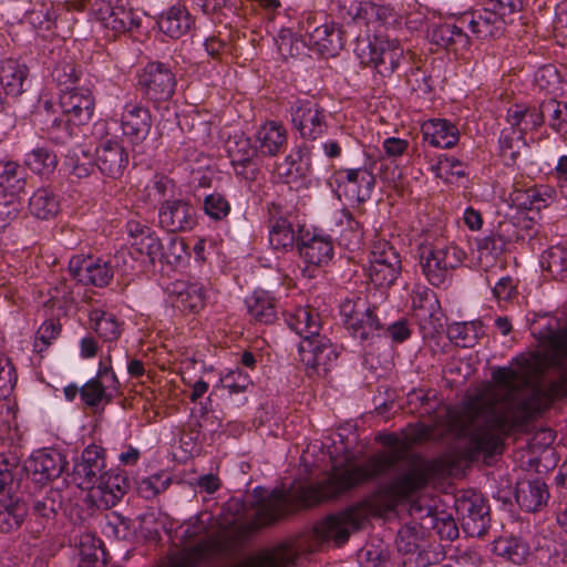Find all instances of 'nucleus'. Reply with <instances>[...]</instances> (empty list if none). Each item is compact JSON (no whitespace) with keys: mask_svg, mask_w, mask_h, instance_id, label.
Wrapping results in <instances>:
<instances>
[{"mask_svg":"<svg viewBox=\"0 0 567 567\" xmlns=\"http://www.w3.org/2000/svg\"><path fill=\"white\" fill-rule=\"evenodd\" d=\"M220 382L229 394L245 393L254 386L250 375L238 367L223 374Z\"/></svg>","mask_w":567,"mask_h":567,"instance_id":"nucleus-56","label":"nucleus"},{"mask_svg":"<svg viewBox=\"0 0 567 567\" xmlns=\"http://www.w3.org/2000/svg\"><path fill=\"white\" fill-rule=\"evenodd\" d=\"M291 123L301 137L317 140L328 128L324 109L311 100H297L290 107Z\"/></svg>","mask_w":567,"mask_h":567,"instance_id":"nucleus-9","label":"nucleus"},{"mask_svg":"<svg viewBox=\"0 0 567 567\" xmlns=\"http://www.w3.org/2000/svg\"><path fill=\"white\" fill-rule=\"evenodd\" d=\"M28 208L33 217L49 220L59 214L60 199L51 188L41 187L30 197Z\"/></svg>","mask_w":567,"mask_h":567,"instance_id":"nucleus-34","label":"nucleus"},{"mask_svg":"<svg viewBox=\"0 0 567 567\" xmlns=\"http://www.w3.org/2000/svg\"><path fill=\"white\" fill-rule=\"evenodd\" d=\"M299 227L302 226L298 224L296 229L287 217L271 214L268 219L269 243L271 247L276 250L288 251L295 245L298 246Z\"/></svg>","mask_w":567,"mask_h":567,"instance_id":"nucleus-31","label":"nucleus"},{"mask_svg":"<svg viewBox=\"0 0 567 567\" xmlns=\"http://www.w3.org/2000/svg\"><path fill=\"white\" fill-rule=\"evenodd\" d=\"M543 122L558 134H567V102L555 99L542 102Z\"/></svg>","mask_w":567,"mask_h":567,"instance_id":"nucleus-45","label":"nucleus"},{"mask_svg":"<svg viewBox=\"0 0 567 567\" xmlns=\"http://www.w3.org/2000/svg\"><path fill=\"white\" fill-rule=\"evenodd\" d=\"M372 513V503L363 501L342 512L328 515L318 522L313 528L315 535L320 540H332L338 546L342 545L349 539L350 534L358 530Z\"/></svg>","mask_w":567,"mask_h":567,"instance_id":"nucleus-5","label":"nucleus"},{"mask_svg":"<svg viewBox=\"0 0 567 567\" xmlns=\"http://www.w3.org/2000/svg\"><path fill=\"white\" fill-rule=\"evenodd\" d=\"M80 395L83 402L89 406H96L106 399L110 402V396L105 392V385L99 379H91L80 390Z\"/></svg>","mask_w":567,"mask_h":567,"instance_id":"nucleus-61","label":"nucleus"},{"mask_svg":"<svg viewBox=\"0 0 567 567\" xmlns=\"http://www.w3.org/2000/svg\"><path fill=\"white\" fill-rule=\"evenodd\" d=\"M556 198V190L547 185L532 187L515 193V200L524 209L540 210L550 205Z\"/></svg>","mask_w":567,"mask_h":567,"instance_id":"nucleus-37","label":"nucleus"},{"mask_svg":"<svg viewBox=\"0 0 567 567\" xmlns=\"http://www.w3.org/2000/svg\"><path fill=\"white\" fill-rule=\"evenodd\" d=\"M123 134L133 145L142 144L152 128V116L148 109L140 103H127L121 116Z\"/></svg>","mask_w":567,"mask_h":567,"instance_id":"nucleus-20","label":"nucleus"},{"mask_svg":"<svg viewBox=\"0 0 567 567\" xmlns=\"http://www.w3.org/2000/svg\"><path fill=\"white\" fill-rule=\"evenodd\" d=\"M174 292L176 293L177 306L182 307L183 310L197 312L205 305L204 288L197 282L177 284Z\"/></svg>","mask_w":567,"mask_h":567,"instance_id":"nucleus-41","label":"nucleus"},{"mask_svg":"<svg viewBox=\"0 0 567 567\" xmlns=\"http://www.w3.org/2000/svg\"><path fill=\"white\" fill-rule=\"evenodd\" d=\"M540 265L553 278L567 279V248L560 245L549 247L543 252Z\"/></svg>","mask_w":567,"mask_h":567,"instance_id":"nucleus-43","label":"nucleus"},{"mask_svg":"<svg viewBox=\"0 0 567 567\" xmlns=\"http://www.w3.org/2000/svg\"><path fill=\"white\" fill-rule=\"evenodd\" d=\"M277 172L286 184H297L306 178L308 164L303 165L300 151H297L277 165Z\"/></svg>","mask_w":567,"mask_h":567,"instance_id":"nucleus-49","label":"nucleus"},{"mask_svg":"<svg viewBox=\"0 0 567 567\" xmlns=\"http://www.w3.org/2000/svg\"><path fill=\"white\" fill-rule=\"evenodd\" d=\"M27 171L13 161L0 162V185L11 193H20L27 184Z\"/></svg>","mask_w":567,"mask_h":567,"instance_id":"nucleus-48","label":"nucleus"},{"mask_svg":"<svg viewBox=\"0 0 567 567\" xmlns=\"http://www.w3.org/2000/svg\"><path fill=\"white\" fill-rule=\"evenodd\" d=\"M132 249L138 255L148 256L153 262L156 258L162 259L164 246L156 234L152 230L150 234L141 238V240L132 241Z\"/></svg>","mask_w":567,"mask_h":567,"instance_id":"nucleus-59","label":"nucleus"},{"mask_svg":"<svg viewBox=\"0 0 567 567\" xmlns=\"http://www.w3.org/2000/svg\"><path fill=\"white\" fill-rule=\"evenodd\" d=\"M175 192V183L165 175H155L146 187V196L150 203L171 202Z\"/></svg>","mask_w":567,"mask_h":567,"instance_id":"nucleus-55","label":"nucleus"},{"mask_svg":"<svg viewBox=\"0 0 567 567\" xmlns=\"http://www.w3.org/2000/svg\"><path fill=\"white\" fill-rule=\"evenodd\" d=\"M545 358L549 365L563 368L567 359V328L551 331L544 341Z\"/></svg>","mask_w":567,"mask_h":567,"instance_id":"nucleus-38","label":"nucleus"},{"mask_svg":"<svg viewBox=\"0 0 567 567\" xmlns=\"http://www.w3.org/2000/svg\"><path fill=\"white\" fill-rule=\"evenodd\" d=\"M482 6H486L487 10L495 13L502 21L506 23V18L520 11L523 8L522 0H482Z\"/></svg>","mask_w":567,"mask_h":567,"instance_id":"nucleus-63","label":"nucleus"},{"mask_svg":"<svg viewBox=\"0 0 567 567\" xmlns=\"http://www.w3.org/2000/svg\"><path fill=\"white\" fill-rule=\"evenodd\" d=\"M66 465L65 456L52 450L50 452H38L29 461L25 470L31 473L35 483L44 485L60 477Z\"/></svg>","mask_w":567,"mask_h":567,"instance_id":"nucleus-21","label":"nucleus"},{"mask_svg":"<svg viewBox=\"0 0 567 567\" xmlns=\"http://www.w3.org/2000/svg\"><path fill=\"white\" fill-rule=\"evenodd\" d=\"M256 141L257 150L262 156L274 157L286 148L288 132L282 123L269 121L257 131Z\"/></svg>","mask_w":567,"mask_h":567,"instance_id":"nucleus-26","label":"nucleus"},{"mask_svg":"<svg viewBox=\"0 0 567 567\" xmlns=\"http://www.w3.org/2000/svg\"><path fill=\"white\" fill-rule=\"evenodd\" d=\"M68 269L72 278L78 282L101 288L107 286L114 276L111 262L90 257H72Z\"/></svg>","mask_w":567,"mask_h":567,"instance_id":"nucleus-14","label":"nucleus"},{"mask_svg":"<svg viewBox=\"0 0 567 567\" xmlns=\"http://www.w3.org/2000/svg\"><path fill=\"white\" fill-rule=\"evenodd\" d=\"M483 333L481 321L454 322L447 327L449 338L462 347H473Z\"/></svg>","mask_w":567,"mask_h":567,"instance_id":"nucleus-47","label":"nucleus"},{"mask_svg":"<svg viewBox=\"0 0 567 567\" xmlns=\"http://www.w3.org/2000/svg\"><path fill=\"white\" fill-rule=\"evenodd\" d=\"M73 122L68 121V117H64L63 114L61 116H52L44 121L43 131L47 132L49 138L56 144L66 143L74 134Z\"/></svg>","mask_w":567,"mask_h":567,"instance_id":"nucleus-53","label":"nucleus"},{"mask_svg":"<svg viewBox=\"0 0 567 567\" xmlns=\"http://www.w3.org/2000/svg\"><path fill=\"white\" fill-rule=\"evenodd\" d=\"M105 473L104 451L97 445H89L74 463L72 482L81 489H94Z\"/></svg>","mask_w":567,"mask_h":567,"instance_id":"nucleus-11","label":"nucleus"},{"mask_svg":"<svg viewBox=\"0 0 567 567\" xmlns=\"http://www.w3.org/2000/svg\"><path fill=\"white\" fill-rule=\"evenodd\" d=\"M250 317L261 323H271L277 317V302L269 292L257 290L246 299Z\"/></svg>","mask_w":567,"mask_h":567,"instance_id":"nucleus-36","label":"nucleus"},{"mask_svg":"<svg viewBox=\"0 0 567 567\" xmlns=\"http://www.w3.org/2000/svg\"><path fill=\"white\" fill-rule=\"evenodd\" d=\"M203 209L214 220H223L230 214V203L225 195L214 192L204 197Z\"/></svg>","mask_w":567,"mask_h":567,"instance_id":"nucleus-57","label":"nucleus"},{"mask_svg":"<svg viewBox=\"0 0 567 567\" xmlns=\"http://www.w3.org/2000/svg\"><path fill=\"white\" fill-rule=\"evenodd\" d=\"M28 76L29 68L19 60L6 59L0 63V84L8 95H20Z\"/></svg>","mask_w":567,"mask_h":567,"instance_id":"nucleus-33","label":"nucleus"},{"mask_svg":"<svg viewBox=\"0 0 567 567\" xmlns=\"http://www.w3.org/2000/svg\"><path fill=\"white\" fill-rule=\"evenodd\" d=\"M337 233L340 244L347 248L358 246L363 235L361 224L348 209L340 212V217L337 221Z\"/></svg>","mask_w":567,"mask_h":567,"instance_id":"nucleus-44","label":"nucleus"},{"mask_svg":"<svg viewBox=\"0 0 567 567\" xmlns=\"http://www.w3.org/2000/svg\"><path fill=\"white\" fill-rule=\"evenodd\" d=\"M406 84L411 91L419 94H427L432 90L431 76L421 68H412L406 73Z\"/></svg>","mask_w":567,"mask_h":567,"instance_id":"nucleus-64","label":"nucleus"},{"mask_svg":"<svg viewBox=\"0 0 567 567\" xmlns=\"http://www.w3.org/2000/svg\"><path fill=\"white\" fill-rule=\"evenodd\" d=\"M95 156L101 173L112 178L120 177L128 163L127 153L116 141H102L96 147Z\"/></svg>","mask_w":567,"mask_h":567,"instance_id":"nucleus-23","label":"nucleus"},{"mask_svg":"<svg viewBox=\"0 0 567 567\" xmlns=\"http://www.w3.org/2000/svg\"><path fill=\"white\" fill-rule=\"evenodd\" d=\"M138 84L148 100L154 103L166 102L175 93L176 78L168 65L151 62L140 75Z\"/></svg>","mask_w":567,"mask_h":567,"instance_id":"nucleus-8","label":"nucleus"},{"mask_svg":"<svg viewBox=\"0 0 567 567\" xmlns=\"http://www.w3.org/2000/svg\"><path fill=\"white\" fill-rule=\"evenodd\" d=\"M301 29L305 31V42L308 47L322 55L334 56L344 47V32L334 22L315 25L313 21L307 19V21L302 22Z\"/></svg>","mask_w":567,"mask_h":567,"instance_id":"nucleus-10","label":"nucleus"},{"mask_svg":"<svg viewBox=\"0 0 567 567\" xmlns=\"http://www.w3.org/2000/svg\"><path fill=\"white\" fill-rule=\"evenodd\" d=\"M169 482L171 480L168 477H164L163 474H155L143 478L138 483L137 491L144 498L150 499L165 491L169 485Z\"/></svg>","mask_w":567,"mask_h":567,"instance_id":"nucleus-62","label":"nucleus"},{"mask_svg":"<svg viewBox=\"0 0 567 567\" xmlns=\"http://www.w3.org/2000/svg\"><path fill=\"white\" fill-rule=\"evenodd\" d=\"M498 143L499 154L508 166L515 165L522 151L526 148L524 135L512 127L502 131Z\"/></svg>","mask_w":567,"mask_h":567,"instance_id":"nucleus-46","label":"nucleus"},{"mask_svg":"<svg viewBox=\"0 0 567 567\" xmlns=\"http://www.w3.org/2000/svg\"><path fill=\"white\" fill-rule=\"evenodd\" d=\"M51 75L58 85L64 86V90H70L72 89L71 85L75 84L79 80L80 71L71 58H65L56 63Z\"/></svg>","mask_w":567,"mask_h":567,"instance_id":"nucleus-58","label":"nucleus"},{"mask_svg":"<svg viewBox=\"0 0 567 567\" xmlns=\"http://www.w3.org/2000/svg\"><path fill=\"white\" fill-rule=\"evenodd\" d=\"M196 212L189 202L175 198L164 202L158 209V223L169 233L187 231L196 225Z\"/></svg>","mask_w":567,"mask_h":567,"instance_id":"nucleus-19","label":"nucleus"},{"mask_svg":"<svg viewBox=\"0 0 567 567\" xmlns=\"http://www.w3.org/2000/svg\"><path fill=\"white\" fill-rule=\"evenodd\" d=\"M492 378L497 386L494 400L471 402L460 426L458 435L466 440L462 453L468 461L502 453V435L522 425L539 406L542 396L554 400L567 395V367L544 388H533L528 398L523 396L518 372L512 368H497Z\"/></svg>","mask_w":567,"mask_h":567,"instance_id":"nucleus-2","label":"nucleus"},{"mask_svg":"<svg viewBox=\"0 0 567 567\" xmlns=\"http://www.w3.org/2000/svg\"><path fill=\"white\" fill-rule=\"evenodd\" d=\"M495 550L516 565L523 564L529 554L528 545L516 537L498 539L495 545Z\"/></svg>","mask_w":567,"mask_h":567,"instance_id":"nucleus-52","label":"nucleus"},{"mask_svg":"<svg viewBox=\"0 0 567 567\" xmlns=\"http://www.w3.org/2000/svg\"><path fill=\"white\" fill-rule=\"evenodd\" d=\"M298 350L303 364L318 374L327 373L339 355L337 347L323 334L311 341L300 342Z\"/></svg>","mask_w":567,"mask_h":567,"instance_id":"nucleus-18","label":"nucleus"},{"mask_svg":"<svg viewBox=\"0 0 567 567\" xmlns=\"http://www.w3.org/2000/svg\"><path fill=\"white\" fill-rule=\"evenodd\" d=\"M286 321L288 327L302 338L301 342L322 336V321L315 308L299 307L287 316Z\"/></svg>","mask_w":567,"mask_h":567,"instance_id":"nucleus-30","label":"nucleus"},{"mask_svg":"<svg viewBox=\"0 0 567 567\" xmlns=\"http://www.w3.org/2000/svg\"><path fill=\"white\" fill-rule=\"evenodd\" d=\"M157 24L169 38L179 39L195 28V17L185 6L174 4L159 16Z\"/></svg>","mask_w":567,"mask_h":567,"instance_id":"nucleus-25","label":"nucleus"},{"mask_svg":"<svg viewBox=\"0 0 567 567\" xmlns=\"http://www.w3.org/2000/svg\"><path fill=\"white\" fill-rule=\"evenodd\" d=\"M97 20L115 33L132 32L141 27V18L130 0H114L112 4L94 9Z\"/></svg>","mask_w":567,"mask_h":567,"instance_id":"nucleus-13","label":"nucleus"},{"mask_svg":"<svg viewBox=\"0 0 567 567\" xmlns=\"http://www.w3.org/2000/svg\"><path fill=\"white\" fill-rule=\"evenodd\" d=\"M94 489H97L105 503L114 505L130 489L127 476L120 471H110L103 474Z\"/></svg>","mask_w":567,"mask_h":567,"instance_id":"nucleus-35","label":"nucleus"},{"mask_svg":"<svg viewBox=\"0 0 567 567\" xmlns=\"http://www.w3.org/2000/svg\"><path fill=\"white\" fill-rule=\"evenodd\" d=\"M515 498L526 512H537L547 504L548 487L540 478L523 480L516 484Z\"/></svg>","mask_w":567,"mask_h":567,"instance_id":"nucleus-29","label":"nucleus"},{"mask_svg":"<svg viewBox=\"0 0 567 567\" xmlns=\"http://www.w3.org/2000/svg\"><path fill=\"white\" fill-rule=\"evenodd\" d=\"M92 328L104 341H114L121 336V323L115 315L102 309H92L90 312Z\"/></svg>","mask_w":567,"mask_h":567,"instance_id":"nucleus-40","label":"nucleus"},{"mask_svg":"<svg viewBox=\"0 0 567 567\" xmlns=\"http://www.w3.org/2000/svg\"><path fill=\"white\" fill-rule=\"evenodd\" d=\"M456 509L462 516V526L471 537H482L489 527V507L478 495L457 501Z\"/></svg>","mask_w":567,"mask_h":567,"instance_id":"nucleus-16","label":"nucleus"},{"mask_svg":"<svg viewBox=\"0 0 567 567\" xmlns=\"http://www.w3.org/2000/svg\"><path fill=\"white\" fill-rule=\"evenodd\" d=\"M506 121L513 130L524 135L538 130L543 124L542 103L539 105L515 104L507 110Z\"/></svg>","mask_w":567,"mask_h":567,"instance_id":"nucleus-32","label":"nucleus"},{"mask_svg":"<svg viewBox=\"0 0 567 567\" xmlns=\"http://www.w3.org/2000/svg\"><path fill=\"white\" fill-rule=\"evenodd\" d=\"M59 104L63 116L75 125L89 123L95 106L92 92L85 87L62 90Z\"/></svg>","mask_w":567,"mask_h":567,"instance_id":"nucleus-17","label":"nucleus"},{"mask_svg":"<svg viewBox=\"0 0 567 567\" xmlns=\"http://www.w3.org/2000/svg\"><path fill=\"white\" fill-rule=\"evenodd\" d=\"M381 443L390 450L375 454L359 465L333 467L329 476L316 485L299 486L289 492L275 488L269 493L262 487H256L251 501L246 503L233 499L228 505L235 513L233 522L249 530L258 529L300 508L336 498L383 475L403 461L408 463L406 472L389 484V491L400 499L424 488L441 472L439 460L410 455L411 442L406 439L401 440L396 434L390 433L381 437Z\"/></svg>","mask_w":567,"mask_h":567,"instance_id":"nucleus-1","label":"nucleus"},{"mask_svg":"<svg viewBox=\"0 0 567 567\" xmlns=\"http://www.w3.org/2000/svg\"><path fill=\"white\" fill-rule=\"evenodd\" d=\"M340 315L353 338L371 342L382 336L383 324L377 316V307L370 305L365 298H346L340 303Z\"/></svg>","mask_w":567,"mask_h":567,"instance_id":"nucleus-6","label":"nucleus"},{"mask_svg":"<svg viewBox=\"0 0 567 567\" xmlns=\"http://www.w3.org/2000/svg\"><path fill=\"white\" fill-rule=\"evenodd\" d=\"M402 271L399 252L388 241L375 243L367 269L370 281L378 288H390Z\"/></svg>","mask_w":567,"mask_h":567,"instance_id":"nucleus-7","label":"nucleus"},{"mask_svg":"<svg viewBox=\"0 0 567 567\" xmlns=\"http://www.w3.org/2000/svg\"><path fill=\"white\" fill-rule=\"evenodd\" d=\"M24 164L34 173L45 175L52 173L56 165V155L47 147H37L25 155Z\"/></svg>","mask_w":567,"mask_h":567,"instance_id":"nucleus-50","label":"nucleus"},{"mask_svg":"<svg viewBox=\"0 0 567 567\" xmlns=\"http://www.w3.org/2000/svg\"><path fill=\"white\" fill-rule=\"evenodd\" d=\"M457 22L467 25L471 32L480 39L498 37L505 25V22L487 10L486 6H482L481 10L464 13L457 19Z\"/></svg>","mask_w":567,"mask_h":567,"instance_id":"nucleus-24","label":"nucleus"},{"mask_svg":"<svg viewBox=\"0 0 567 567\" xmlns=\"http://www.w3.org/2000/svg\"><path fill=\"white\" fill-rule=\"evenodd\" d=\"M61 496L56 491H49L44 496L35 498L32 503V515L40 519V524L55 518L61 506Z\"/></svg>","mask_w":567,"mask_h":567,"instance_id":"nucleus-51","label":"nucleus"},{"mask_svg":"<svg viewBox=\"0 0 567 567\" xmlns=\"http://www.w3.org/2000/svg\"><path fill=\"white\" fill-rule=\"evenodd\" d=\"M212 542L202 539L194 546L185 547L176 557L173 559L175 567H195L202 559L210 551Z\"/></svg>","mask_w":567,"mask_h":567,"instance_id":"nucleus-54","label":"nucleus"},{"mask_svg":"<svg viewBox=\"0 0 567 567\" xmlns=\"http://www.w3.org/2000/svg\"><path fill=\"white\" fill-rule=\"evenodd\" d=\"M298 251L300 257L310 265L321 266L328 264L333 256V246L330 238L313 234L299 227Z\"/></svg>","mask_w":567,"mask_h":567,"instance_id":"nucleus-22","label":"nucleus"},{"mask_svg":"<svg viewBox=\"0 0 567 567\" xmlns=\"http://www.w3.org/2000/svg\"><path fill=\"white\" fill-rule=\"evenodd\" d=\"M228 156L237 176L252 182L259 174V152L249 137L235 136L228 145Z\"/></svg>","mask_w":567,"mask_h":567,"instance_id":"nucleus-15","label":"nucleus"},{"mask_svg":"<svg viewBox=\"0 0 567 567\" xmlns=\"http://www.w3.org/2000/svg\"><path fill=\"white\" fill-rule=\"evenodd\" d=\"M367 64L382 76H390L400 65L404 50L396 39L374 37L368 44Z\"/></svg>","mask_w":567,"mask_h":567,"instance_id":"nucleus-12","label":"nucleus"},{"mask_svg":"<svg viewBox=\"0 0 567 567\" xmlns=\"http://www.w3.org/2000/svg\"><path fill=\"white\" fill-rule=\"evenodd\" d=\"M421 131L424 141L434 147L452 148L460 140L456 125L445 118L427 120L422 124Z\"/></svg>","mask_w":567,"mask_h":567,"instance_id":"nucleus-28","label":"nucleus"},{"mask_svg":"<svg viewBox=\"0 0 567 567\" xmlns=\"http://www.w3.org/2000/svg\"><path fill=\"white\" fill-rule=\"evenodd\" d=\"M514 238H517L514 223L502 221L498 224L496 234L486 236L478 241V249L491 255H498L504 250L506 244Z\"/></svg>","mask_w":567,"mask_h":567,"instance_id":"nucleus-42","label":"nucleus"},{"mask_svg":"<svg viewBox=\"0 0 567 567\" xmlns=\"http://www.w3.org/2000/svg\"><path fill=\"white\" fill-rule=\"evenodd\" d=\"M24 467L16 460L0 458V532L12 533L24 523L29 506L20 495Z\"/></svg>","mask_w":567,"mask_h":567,"instance_id":"nucleus-4","label":"nucleus"},{"mask_svg":"<svg viewBox=\"0 0 567 567\" xmlns=\"http://www.w3.org/2000/svg\"><path fill=\"white\" fill-rule=\"evenodd\" d=\"M465 252L445 237L427 235L417 246L419 265L427 281L443 286L461 266Z\"/></svg>","mask_w":567,"mask_h":567,"instance_id":"nucleus-3","label":"nucleus"},{"mask_svg":"<svg viewBox=\"0 0 567 567\" xmlns=\"http://www.w3.org/2000/svg\"><path fill=\"white\" fill-rule=\"evenodd\" d=\"M374 165V162L368 159L361 167L339 169L334 173V179L339 185L344 183L358 184L360 187L364 186L367 192H371L375 184Z\"/></svg>","mask_w":567,"mask_h":567,"instance_id":"nucleus-39","label":"nucleus"},{"mask_svg":"<svg viewBox=\"0 0 567 567\" xmlns=\"http://www.w3.org/2000/svg\"><path fill=\"white\" fill-rule=\"evenodd\" d=\"M17 383L16 369L9 358L0 354V400L11 395Z\"/></svg>","mask_w":567,"mask_h":567,"instance_id":"nucleus-60","label":"nucleus"},{"mask_svg":"<svg viewBox=\"0 0 567 567\" xmlns=\"http://www.w3.org/2000/svg\"><path fill=\"white\" fill-rule=\"evenodd\" d=\"M464 24H432L427 30L430 41L443 49L458 52L470 47V37L463 30Z\"/></svg>","mask_w":567,"mask_h":567,"instance_id":"nucleus-27","label":"nucleus"}]
</instances>
